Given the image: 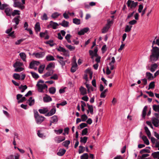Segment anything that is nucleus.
<instances>
[{"label": "nucleus", "mask_w": 159, "mask_h": 159, "mask_svg": "<svg viewBox=\"0 0 159 159\" xmlns=\"http://www.w3.org/2000/svg\"><path fill=\"white\" fill-rule=\"evenodd\" d=\"M57 50L59 52H66V50L63 48L59 46L58 48H56Z\"/></svg>", "instance_id": "52"}, {"label": "nucleus", "mask_w": 159, "mask_h": 159, "mask_svg": "<svg viewBox=\"0 0 159 159\" xmlns=\"http://www.w3.org/2000/svg\"><path fill=\"white\" fill-rule=\"evenodd\" d=\"M50 79H53L54 80H57L58 79V75L57 74H54L53 75L51 76Z\"/></svg>", "instance_id": "57"}, {"label": "nucleus", "mask_w": 159, "mask_h": 159, "mask_svg": "<svg viewBox=\"0 0 159 159\" xmlns=\"http://www.w3.org/2000/svg\"><path fill=\"white\" fill-rule=\"evenodd\" d=\"M144 129L145 131V132L147 134L149 138H150V136L151 135V133L150 132V131L149 130L148 127L147 126H145L144 128Z\"/></svg>", "instance_id": "34"}, {"label": "nucleus", "mask_w": 159, "mask_h": 159, "mask_svg": "<svg viewBox=\"0 0 159 159\" xmlns=\"http://www.w3.org/2000/svg\"><path fill=\"white\" fill-rule=\"evenodd\" d=\"M45 53L44 52H34L32 55L33 56L38 59H40L43 57L45 55Z\"/></svg>", "instance_id": "5"}, {"label": "nucleus", "mask_w": 159, "mask_h": 159, "mask_svg": "<svg viewBox=\"0 0 159 159\" xmlns=\"http://www.w3.org/2000/svg\"><path fill=\"white\" fill-rule=\"evenodd\" d=\"M146 75L148 79L149 80H152L154 78V77L152 75V74L150 72H146Z\"/></svg>", "instance_id": "37"}, {"label": "nucleus", "mask_w": 159, "mask_h": 159, "mask_svg": "<svg viewBox=\"0 0 159 159\" xmlns=\"http://www.w3.org/2000/svg\"><path fill=\"white\" fill-rule=\"evenodd\" d=\"M41 19L42 20H47L48 19L47 15L45 13H44L42 16L41 17Z\"/></svg>", "instance_id": "53"}, {"label": "nucleus", "mask_w": 159, "mask_h": 159, "mask_svg": "<svg viewBox=\"0 0 159 159\" xmlns=\"http://www.w3.org/2000/svg\"><path fill=\"white\" fill-rule=\"evenodd\" d=\"M148 108V107L147 106H145L143 108L142 112V117L144 119L146 115V111Z\"/></svg>", "instance_id": "30"}, {"label": "nucleus", "mask_w": 159, "mask_h": 159, "mask_svg": "<svg viewBox=\"0 0 159 159\" xmlns=\"http://www.w3.org/2000/svg\"><path fill=\"white\" fill-rule=\"evenodd\" d=\"M89 155L88 153H85L80 156V159H88Z\"/></svg>", "instance_id": "46"}, {"label": "nucleus", "mask_w": 159, "mask_h": 159, "mask_svg": "<svg viewBox=\"0 0 159 159\" xmlns=\"http://www.w3.org/2000/svg\"><path fill=\"white\" fill-rule=\"evenodd\" d=\"M43 101L45 102H48L52 101V98L50 96L46 94L43 98Z\"/></svg>", "instance_id": "17"}, {"label": "nucleus", "mask_w": 159, "mask_h": 159, "mask_svg": "<svg viewBox=\"0 0 159 159\" xmlns=\"http://www.w3.org/2000/svg\"><path fill=\"white\" fill-rule=\"evenodd\" d=\"M19 88L21 90V92L23 93L27 88V87L26 85H21L19 87Z\"/></svg>", "instance_id": "38"}, {"label": "nucleus", "mask_w": 159, "mask_h": 159, "mask_svg": "<svg viewBox=\"0 0 159 159\" xmlns=\"http://www.w3.org/2000/svg\"><path fill=\"white\" fill-rule=\"evenodd\" d=\"M17 0H14L13 6L15 7H18L21 10L25 8V6L22 5L21 3L19 2L16 1Z\"/></svg>", "instance_id": "6"}, {"label": "nucleus", "mask_w": 159, "mask_h": 159, "mask_svg": "<svg viewBox=\"0 0 159 159\" xmlns=\"http://www.w3.org/2000/svg\"><path fill=\"white\" fill-rule=\"evenodd\" d=\"M45 67V66L44 65H42L39 66L38 69V71L39 73L42 74L43 73Z\"/></svg>", "instance_id": "36"}, {"label": "nucleus", "mask_w": 159, "mask_h": 159, "mask_svg": "<svg viewBox=\"0 0 159 159\" xmlns=\"http://www.w3.org/2000/svg\"><path fill=\"white\" fill-rule=\"evenodd\" d=\"M63 129H59L58 130L55 129L54 130V132L56 133L57 134H61L63 132Z\"/></svg>", "instance_id": "54"}, {"label": "nucleus", "mask_w": 159, "mask_h": 159, "mask_svg": "<svg viewBox=\"0 0 159 159\" xmlns=\"http://www.w3.org/2000/svg\"><path fill=\"white\" fill-rule=\"evenodd\" d=\"M156 37L155 38L154 40L152 42V49L151 50V54L149 56V61L153 63L158 61L159 58V48L157 47H154V44L156 43Z\"/></svg>", "instance_id": "1"}, {"label": "nucleus", "mask_w": 159, "mask_h": 159, "mask_svg": "<svg viewBox=\"0 0 159 159\" xmlns=\"http://www.w3.org/2000/svg\"><path fill=\"white\" fill-rule=\"evenodd\" d=\"M73 23L76 25H79L80 23V19L76 18L73 19Z\"/></svg>", "instance_id": "49"}, {"label": "nucleus", "mask_w": 159, "mask_h": 159, "mask_svg": "<svg viewBox=\"0 0 159 159\" xmlns=\"http://www.w3.org/2000/svg\"><path fill=\"white\" fill-rule=\"evenodd\" d=\"M25 39H20L17 40L15 42V44L16 45H19L22 42L24 41Z\"/></svg>", "instance_id": "62"}, {"label": "nucleus", "mask_w": 159, "mask_h": 159, "mask_svg": "<svg viewBox=\"0 0 159 159\" xmlns=\"http://www.w3.org/2000/svg\"><path fill=\"white\" fill-rule=\"evenodd\" d=\"M57 57L59 59V60H58V61L61 64V66L63 67V66L65 65L66 61H64L63 60V57H62L59 56V55H57Z\"/></svg>", "instance_id": "11"}, {"label": "nucleus", "mask_w": 159, "mask_h": 159, "mask_svg": "<svg viewBox=\"0 0 159 159\" xmlns=\"http://www.w3.org/2000/svg\"><path fill=\"white\" fill-rule=\"evenodd\" d=\"M19 56L23 61H26V55L25 53L23 52H20L19 54Z\"/></svg>", "instance_id": "29"}, {"label": "nucleus", "mask_w": 159, "mask_h": 159, "mask_svg": "<svg viewBox=\"0 0 159 159\" xmlns=\"http://www.w3.org/2000/svg\"><path fill=\"white\" fill-rule=\"evenodd\" d=\"M80 91L81 94L82 95H84L87 93L86 89L82 86L80 88Z\"/></svg>", "instance_id": "19"}, {"label": "nucleus", "mask_w": 159, "mask_h": 159, "mask_svg": "<svg viewBox=\"0 0 159 159\" xmlns=\"http://www.w3.org/2000/svg\"><path fill=\"white\" fill-rule=\"evenodd\" d=\"M44 81L42 80H39L37 83L36 85L38 87V91L39 92H42L44 89L47 88V86L45 84H43Z\"/></svg>", "instance_id": "4"}, {"label": "nucleus", "mask_w": 159, "mask_h": 159, "mask_svg": "<svg viewBox=\"0 0 159 159\" xmlns=\"http://www.w3.org/2000/svg\"><path fill=\"white\" fill-rule=\"evenodd\" d=\"M12 9L10 7L5 8L4 12L7 16H11V15Z\"/></svg>", "instance_id": "13"}, {"label": "nucleus", "mask_w": 159, "mask_h": 159, "mask_svg": "<svg viewBox=\"0 0 159 159\" xmlns=\"http://www.w3.org/2000/svg\"><path fill=\"white\" fill-rule=\"evenodd\" d=\"M109 65L110 66V70H112L115 68V66L114 64L109 63Z\"/></svg>", "instance_id": "63"}, {"label": "nucleus", "mask_w": 159, "mask_h": 159, "mask_svg": "<svg viewBox=\"0 0 159 159\" xmlns=\"http://www.w3.org/2000/svg\"><path fill=\"white\" fill-rule=\"evenodd\" d=\"M65 139V137H62L61 136H59L55 138V140L57 143H59L64 141Z\"/></svg>", "instance_id": "18"}, {"label": "nucleus", "mask_w": 159, "mask_h": 159, "mask_svg": "<svg viewBox=\"0 0 159 159\" xmlns=\"http://www.w3.org/2000/svg\"><path fill=\"white\" fill-rule=\"evenodd\" d=\"M34 116L36 123L38 124H41L45 120V118L39 115L37 111H34Z\"/></svg>", "instance_id": "2"}, {"label": "nucleus", "mask_w": 159, "mask_h": 159, "mask_svg": "<svg viewBox=\"0 0 159 159\" xmlns=\"http://www.w3.org/2000/svg\"><path fill=\"white\" fill-rule=\"evenodd\" d=\"M59 23V25H61L62 26L65 27H66L69 26V22L68 21H66L65 20H63L62 21L61 23Z\"/></svg>", "instance_id": "25"}, {"label": "nucleus", "mask_w": 159, "mask_h": 159, "mask_svg": "<svg viewBox=\"0 0 159 159\" xmlns=\"http://www.w3.org/2000/svg\"><path fill=\"white\" fill-rule=\"evenodd\" d=\"M56 111V109L55 106H53L52 108L50 111H48L46 114L45 115V116H50L54 114Z\"/></svg>", "instance_id": "7"}, {"label": "nucleus", "mask_w": 159, "mask_h": 159, "mask_svg": "<svg viewBox=\"0 0 159 159\" xmlns=\"http://www.w3.org/2000/svg\"><path fill=\"white\" fill-rule=\"evenodd\" d=\"M88 133V129L87 128H84L82 131V135H86Z\"/></svg>", "instance_id": "61"}, {"label": "nucleus", "mask_w": 159, "mask_h": 159, "mask_svg": "<svg viewBox=\"0 0 159 159\" xmlns=\"http://www.w3.org/2000/svg\"><path fill=\"white\" fill-rule=\"evenodd\" d=\"M88 117L85 114H84L81 116V118L82 121H85L87 119Z\"/></svg>", "instance_id": "55"}, {"label": "nucleus", "mask_w": 159, "mask_h": 159, "mask_svg": "<svg viewBox=\"0 0 159 159\" xmlns=\"http://www.w3.org/2000/svg\"><path fill=\"white\" fill-rule=\"evenodd\" d=\"M27 103H28L29 105L31 106L33 105L34 104V99L32 97H30L29 99L27 101Z\"/></svg>", "instance_id": "23"}, {"label": "nucleus", "mask_w": 159, "mask_h": 159, "mask_svg": "<svg viewBox=\"0 0 159 159\" xmlns=\"http://www.w3.org/2000/svg\"><path fill=\"white\" fill-rule=\"evenodd\" d=\"M152 155L154 158H157L159 157V151L154 152L152 154Z\"/></svg>", "instance_id": "41"}, {"label": "nucleus", "mask_w": 159, "mask_h": 159, "mask_svg": "<svg viewBox=\"0 0 159 159\" xmlns=\"http://www.w3.org/2000/svg\"><path fill=\"white\" fill-rule=\"evenodd\" d=\"M34 28L36 32L38 33L40 31L41 28L40 27V24L39 22H36Z\"/></svg>", "instance_id": "24"}, {"label": "nucleus", "mask_w": 159, "mask_h": 159, "mask_svg": "<svg viewBox=\"0 0 159 159\" xmlns=\"http://www.w3.org/2000/svg\"><path fill=\"white\" fill-rule=\"evenodd\" d=\"M45 43L47 44H48L51 47H52L54 45L55 43H54L52 40H49L45 42Z\"/></svg>", "instance_id": "45"}, {"label": "nucleus", "mask_w": 159, "mask_h": 159, "mask_svg": "<svg viewBox=\"0 0 159 159\" xmlns=\"http://www.w3.org/2000/svg\"><path fill=\"white\" fill-rule=\"evenodd\" d=\"M48 71L44 75H42V77L44 78H46L50 76H51L54 72L53 70H47Z\"/></svg>", "instance_id": "10"}, {"label": "nucleus", "mask_w": 159, "mask_h": 159, "mask_svg": "<svg viewBox=\"0 0 159 159\" xmlns=\"http://www.w3.org/2000/svg\"><path fill=\"white\" fill-rule=\"evenodd\" d=\"M20 155L16 153L15 155L12 154L9 155L6 158V159H20Z\"/></svg>", "instance_id": "12"}, {"label": "nucleus", "mask_w": 159, "mask_h": 159, "mask_svg": "<svg viewBox=\"0 0 159 159\" xmlns=\"http://www.w3.org/2000/svg\"><path fill=\"white\" fill-rule=\"evenodd\" d=\"M150 151L149 150L146 149H142L140 152V153L141 154H142L144 152H147L149 153H150Z\"/></svg>", "instance_id": "59"}, {"label": "nucleus", "mask_w": 159, "mask_h": 159, "mask_svg": "<svg viewBox=\"0 0 159 159\" xmlns=\"http://www.w3.org/2000/svg\"><path fill=\"white\" fill-rule=\"evenodd\" d=\"M84 148L81 146H79V154H81L84 152Z\"/></svg>", "instance_id": "58"}, {"label": "nucleus", "mask_w": 159, "mask_h": 159, "mask_svg": "<svg viewBox=\"0 0 159 159\" xmlns=\"http://www.w3.org/2000/svg\"><path fill=\"white\" fill-rule=\"evenodd\" d=\"M51 120H50L53 124H57L58 121V119L57 116L54 115L51 117Z\"/></svg>", "instance_id": "21"}, {"label": "nucleus", "mask_w": 159, "mask_h": 159, "mask_svg": "<svg viewBox=\"0 0 159 159\" xmlns=\"http://www.w3.org/2000/svg\"><path fill=\"white\" fill-rule=\"evenodd\" d=\"M87 126V124L86 123H82L80 125V127L81 129Z\"/></svg>", "instance_id": "64"}, {"label": "nucleus", "mask_w": 159, "mask_h": 159, "mask_svg": "<svg viewBox=\"0 0 159 159\" xmlns=\"http://www.w3.org/2000/svg\"><path fill=\"white\" fill-rule=\"evenodd\" d=\"M49 93L52 94H54L56 91V88L54 87H52L51 88H50L49 89Z\"/></svg>", "instance_id": "39"}, {"label": "nucleus", "mask_w": 159, "mask_h": 159, "mask_svg": "<svg viewBox=\"0 0 159 159\" xmlns=\"http://www.w3.org/2000/svg\"><path fill=\"white\" fill-rule=\"evenodd\" d=\"M23 64L22 62L19 61H16L13 65V66L15 68L14 71L16 72H20L24 70V68L22 67Z\"/></svg>", "instance_id": "3"}, {"label": "nucleus", "mask_w": 159, "mask_h": 159, "mask_svg": "<svg viewBox=\"0 0 159 159\" xmlns=\"http://www.w3.org/2000/svg\"><path fill=\"white\" fill-rule=\"evenodd\" d=\"M155 82L154 81H152L150 83L148 88V90L150 89H153L154 88L155 86Z\"/></svg>", "instance_id": "43"}, {"label": "nucleus", "mask_w": 159, "mask_h": 159, "mask_svg": "<svg viewBox=\"0 0 159 159\" xmlns=\"http://www.w3.org/2000/svg\"><path fill=\"white\" fill-rule=\"evenodd\" d=\"M70 140H66L62 143V145L66 148H68V146L70 144Z\"/></svg>", "instance_id": "40"}, {"label": "nucleus", "mask_w": 159, "mask_h": 159, "mask_svg": "<svg viewBox=\"0 0 159 159\" xmlns=\"http://www.w3.org/2000/svg\"><path fill=\"white\" fill-rule=\"evenodd\" d=\"M87 106L88 107V108L89 109V111L90 113L91 114H93V106L92 105H90L89 104H87Z\"/></svg>", "instance_id": "44"}, {"label": "nucleus", "mask_w": 159, "mask_h": 159, "mask_svg": "<svg viewBox=\"0 0 159 159\" xmlns=\"http://www.w3.org/2000/svg\"><path fill=\"white\" fill-rule=\"evenodd\" d=\"M46 59L48 61L55 60V59L54 57L51 55H48L46 56Z\"/></svg>", "instance_id": "32"}, {"label": "nucleus", "mask_w": 159, "mask_h": 159, "mask_svg": "<svg viewBox=\"0 0 159 159\" xmlns=\"http://www.w3.org/2000/svg\"><path fill=\"white\" fill-rule=\"evenodd\" d=\"M142 139L144 143L147 145H148L149 144V140L147 139V137L144 135L142 137Z\"/></svg>", "instance_id": "33"}, {"label": "nucleus", "mask_w": 159, "mask_h": 159, "mask_svg": "<svg viewBox=\"0 0 159 159\" xmlns=\"http://www.w3.org/2000/svg\"><path fill=\"white\" fill-rule=\"evenodd\" d=\"M87 139L88 137L86 136L84 137L83 138L81 137L80 138V142L84 144L87 141Z\"/></svg>", "instance_id": "50"}, {"label": "nucleus", "mask_w": 159, "mask_h": 159, "mask_svg": "<svg viewBox=\"0 0 159 159\" xmlns=\"http://www.w3.org/2000/svg\"><path fill=\"white\" fill-rule=\"evenodd\" d=\"M128 7H130L131 8L135 7L137 5V2H134V1L129 0L127 2Z\"/></svg>", "instance_id": "8"}, {"label": "nucleus", "mask_w": 159, "mask_h": 159, "mask_svg": "<svg viewBox=\"0 0 159 159\" xmlns=\"http://www.w3.org/2000/svg\"><path fill=\"white\" fill-rule=\"evenodd\" d=\"M110 28V26H109L108 25H106L102 29V33H106L108 31Z\"/></svg>", "instance_id": "31"}, {"label": "nucleus", "mask_w": 159, "mask_h": 159, "mask_svg": "<svg viewBox=\"0 0 159 159\" xmlns=\"http://www.w3.org/2000/svg\"><path fill=\"white\" fill-rule=\"evenodd\" d=\"M152 123L156 127H157L159 126V120L155 117H152Z\"/></svg>", "instance_id": "14"}, {"label": "nucleus", "mask_w": 159, "mask_h": 159, "mask_svg": "<svg viewBox=\"0 0 159 159\" xmlns=\"http://www.w3.org/2000/svg\"><path fill=\"white\" fill-rule=\"evenodd\" d=\"M158 67V65L157 64L155 63L153 64H151L150 67H147V68L150 70L152 72H154L155 71Z\"/></svg>", "instance_id": "9"}, {"label": "nucleus", "mask_w": 159, "mask_h": 159, "mask_svg": "<svg viewBox=\"0 0 159 159\" xmlns=\"http://www.w3.org/2000/svg\"><path fill=\"white\" fill-rule=\"evenodd\" d=\"M132 26H129L128 25H126L125 31L126 32H129L131 30Z\"/></svg>", "instance_id": "48"}, {"label": "nucleus", "mask_w": 159, "mask_h": 159, "mask_svg": "<svg viewBox=\"0 0 159 159\" xmlns=\"http://www.w3.org/2000/svg\"><path fill=\"white\" fill-rule=\"evenodd\" d=\"M8 36L10 37H11L12 39H14L16 38V36L14 34V31H13L8 34Z\"/></svg>", "instance_id": "60"}, {"label": "nucleus", "mask_w": 159, "mask_h": 159, "mask_svg": "<svg viewBox=\"0 0 159 159\" xmlns=\"http://www.w3.org/2000/svg\"><path fill=\"white\" fill-rule=\"evenodd\" d=\"M20 14V11L18 10H14L13 11H12L11 15L13 16H14L15 15H19Z\"/></svg>", "instance_id": "42"}, {"label": "nucleus", "mask_w": 159, "mask_h": 159, "mask_svg": "<svg viewBox=\"0 0 159 159\" xmlns=\"http://www.w3.org/2000/svg\"><path fill=\"white\" fill-rule=\"evenodd\" d=\"M66 48H67L69 49L71 51L75 50V47L72 46L70 45H66Z\"/></svg>", "instance_id": "51"}, {"label": "nucleus", "mask_w": 159, "mask_h": 159, "mask_svg": "<svg viewBox=\"0 0 159 159\" xmlns=\"http://www.w3.org/2000/svg\"><path fill=\"white\" fill-rule=\"evenodd\" d=\"M89 30V29L88 28H84L78 32V34L80 35H84L85 33H87Z\"/></svg>", "instance_id": "20"}, {"label": "nucleus", "mask_w": 159, "mask_h": 159, "mask_svg": "<svg viewBox=\"0 0 159 159\" xmlns=\"http://www.w3.org/2000/svg\"><path fill=\"white\" fill-rule=\"evenodd\" d=\"M30 73L32 77L34 79H37L39 78V75L36 73L33 72H31Z\"/></svg>", "instance_id": "47"}, {"label": "nucleus", "mask_w": 159, "mask_h": 159, "mask_svg": "<svg viewBox=\"0 0 159 159\" xmlns=\"http://www.w3.org/2000/svg\"><path fill=\"white\" fill-rule=\"evenodd\" d=\"M38 111L40 114H46L48 111V107H43L41 109H39Z\"/></svg>", "instance_id": "15"}, {"label": "nucleus", "mask_w": 159, "mask_h": 159, "mask_svg": "<svg viewBox=\"0 0 159 159\" xmlns=\"http://www.w3.org/2000/svg\"><path fill=\"white\" fill-rule=\"evenodd\" d=\"M20 17V16H18L17 17H15L12 20V22H14L16 23V25L15 26V29L16 28V25H18L19 22L20 21V20L19 19V18Z\"/></svg>", "instance_id": "27"}, {"label": "nucleus", "mask_w": 159, "mask_h": 159, "mask_svg": "<svg viewBox=\"0 0 159 159\" xmlns=\"http://www.w3.org/2000/svg\"><path fill=\"white\" fill-rule=\"evenodd\" d=\"M28 23L25 22L24 25V27L25 28V30L28 31L29 32V33L30 34H33V32L32 30L30 28H28Z\"/></svg>", "instance_id": "22"}, {"label": "nucleus", "mask_w": 159, "mask_h": 159, "mask_svg": "<svg viewBox=\"0 0 159 159\" xmlns=\"http://www.w3.org/2000/svg\"><path fill=\"white\" fill-rule=\"evenodd\" d=\"M55 67V64L54 63H51L49 64L47 66L46 70H52V68H54Z\"/></svg>", "instance_id": "26"}, {"label": "nucleus", "mask_w": 159, "mask_h": 159, "mask_svg": "<svg viewBox=\"0 0 159 159\" xmlns=\"http://www.w3.org/2000/svg\"><path fill=\"white\" fill-rule=\"evenodd\" d=\"M49 25L53 29H56L57 28V27L59 25V23L58 24L56 22H55L52 21L50 22Z\"/></svg>", "instance_id": "16"}, {"label": "nucleus", "mask_w": 159, "mask_h": 159, "mask_svg": "<svg viewBox=\"0 0 159 159\" xmlns=\"http://www.w3.org/2000/svg\"><path fill=\"white\" fill-rule=\"evenodd\" d=\"M66 152V150L64 149H60L59 152L57 153V155L60 156H63Z\"/></svg>", "instance_id": "28"}, {"label": "nucleus", "mask_w": 159, "mask_h": 159, "mask_svg": "<svg viewBox=\"0 0 159 159\" xmlns=\"http://www.w3.org/2000/svg\"><path fill=\"white\" fill-rule=\"evenodd\" d=\"M61 15V14L57 12H55L53 13L51 16V17L53 19H55L57 18Z\"/></svg>", "instance_id": "35"}, {"label": "nucleus", "mask_w": 159, "mask_h": 159, "mask_svg": "<svg viewBox=\"0 0 159 159\" xmlns=\"http://www.w3.org/2000/svg\"><path fill=\"white\" fill-rule=\"evenodd\" d=\"M13 77L16 80H20V75L16 73H15L13 74Z\"/></svg>", "instance_id": "56"}]
</instances>
